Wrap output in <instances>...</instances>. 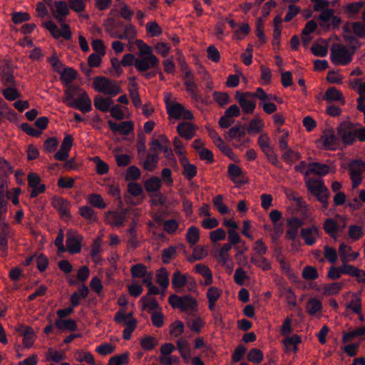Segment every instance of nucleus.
<instances>
[{
	"mask_svg": "<svg viewBox=\"0 0 365 365\" xmlns=\"http://www.w3.org/2000/svg\"><path fill=\"white\" fill-rule=\"evenodd\" d=\"M307 187L310 193L314 195L317 200L322 203V210H327L329 207V198L330 192L325 186L322 180L310 179L307 182Z\"/></svg>",
	"mask_w": 365,
	"mask_h": 365,
	"instance_id": "f257e3e1",
	"label": "nucleus"
},
{
	"mask_svg": "<svg viewBox=\"0 0 365 365\" xmlns=\"http://www.w3.org/2000/svg\"><path fill=\"white\" fill-rule=\"evenodd\" d=\"M307 187L310 193L314 195L317 200L322 203V210H327L329 207V198L330 192L325 186L322 180L310 179L307 182Z\"/></svg>",
	"mask_w": 365,
	"mask_h": 365,
	"instance_id": "f03ea898",
	"label": "nucleus"
},
{
	"mask_svg": "<svg viewBox=\"0 0 365 365\" xmlns=\"http://www.w3.org/2000/svg\"><path fill=\"white\" fill-rule=\"evenodd\" d=\"M93 88L96 91L113 97L122 92L116 81L104 76H96L93 79Z\"/></svg>",
	"mask_w": 365,
	"mask_h": 365,
	"instance_id": "7ed1b4c3",
	"label": "nucleus"
},
{
	"mask_svg": "<svg viewBox=\"0 0 365 365\" xmlns=\"http://www.w3.org/2000/svg\"><path fill=\"white\" fill-rule=\"evenodd\" d=\"M354 51H349L342 44H334L331 48L330 59L336 65L346 66L352 61Z\"/></svg>",
	"mask_w": 365,
	"mask_h": 365,
	"instance_id": "20e7f679",
	"label": "nucleus"
},
{
	"mask_svg": "<svg viewBox=\"0 0 365 365\" xmlns=\"http://www.w3.org/2000/svg\"><path fill=\"white\" fill-rule=\"evenodd\" d=\"M135 68L143 76V73H148V71H159V60L155 55L144 56L138 58L134 63Z\"/></svg>",
	"mask_w": 365,
	"mask_h": 365,
	"instance_id": "39448f33",
	"label": "nucleus"
},
{
	"mask_svg": "<svg viewBox=\"0 0 365 365\" xmlns=\"http://www.w3.org/2000/svg\"><path fill=\"white\" fill-rule=\"evenodd\" d=\"M338 135L346 145H351L356 140V128L351 122H342L338 128Z\"/></svg>",
	"mask_w": 365,
	"mask_h": 365,
	"instance_id": "423d86ee",
	"label": "nucleus"
},
{
	"mask_svg": "<svg viewBox=\"0 0 365 365\" xmlns=\"http://www.w3.org/2000/svg\"><path fill=\"white\" fill-rule=\"evenodd\" d=\"M61 24V29H59L57 25L52 21L45 22L44 27L50 31L53 38H59L63 37L66 40H70L71 38V32L69 26L63 22Z\"/></svg>",
	"mask_w": 365,
	"mask_h": 365,
	"instance_id": "0eeeda50",
	"label": "nucleus"
},
{
	"mask_svg": "<svg viewBox=\"0 0 365 365\" xmlns=\"http://www.w3.org/2000/svg\"><path fill=\"white\" fill-rule=\"evenodd\" d=\"M235 99L237 101L242 111L246 114H252L256 108V103L254 98L246 95V92L240 91L235 92Z\"/></svg>",
	"mask_w": 365,
	"mask_h": 365,
	"instance_id": "6e6552de",
	"label": "nucleus"
},
{
	"mask_svg": "<svg viewBox=\"0 0 365 365\" xmlns=\"http://www.w3.org/2000/svg\"><path fill=\"white\" fill-rule=\"evenodd\" d=\"M72 102L68 103V106L74 108L81 111L82 113H88L92 110L91 100L88 97V93L86 91H83L76 101H71Z\"/></svg>",
	"mask_w": 365,
	"mask_h": 365,
	"instance_id": "1a4fd4ad",
	"label": "nucleus"
},
{
	"mask_svg": "<svg viewBox=\"0 0 365 365\" xmlns=\"http://www.w3.org/2000/svg\"><path fill=\"white\" fill-rule=\"evenodd\" d=\"M287 230L286 237L294 241L298 235L299 228L304 225V221L298 217H291L287 219Z\"/></svg>",
	"mask_w": 365,
	"mask_h": 365,
	"instance_id": "9d476101",
	"label": "nucleus"
},
{
	"mask_svg": "<svg viewBox=\"0 0 365 365\" xmlns=\"http://www.w3.org/2000/svg\"><path fill=\"white\" fill-rule=\"evenodd\" d=\"M51 203L62 218H70L71 217L69 212L71 203L68 200L62 197H54Z\"/></svg>",
	"mask_w": 365,
	"mask_h": 365,
	"instance_id": "9b49d317",
	"label": "nucleus"
},
{
	"mask_svg": "<svg viewBox=\"0 0 365 365\" xmlns=\"http://www.w3.org/2000/svg\"><path fill=\"white\" fill-rule=\"evenodd\" d=\"M300 235L304 239L305 244L312 246L315 244L317 237L319 235V228L314 225L302 228L300 231Z\"/></svg>",
	"mask_w": 365,
	"mask_h": 365,
	"instance_id": "f8f14e48",
	"label": "nucleus"
},
{
	"mask_svg": "<svg viewBox=\"0 0 365 365\" xmlns=\"http://www.w3.org/2000/svg\"><path fill=\"white\" fill-rule=\"evenodd\" d=\"M108 124L113 132H118L124 135H129L133 130V123L131 121H123L118 124L109 120Z\"/></svg>",
	"mask_w": 365,
	"mask_h": 365,
	"instance_id": "ddd939ff",
	"label": "nucleus"
},
{
	"mask_svg": "<svg viewBox=\"0 0 365 365\" xmlns=\"http://www.w3.org/2000/svg\"><path fill=\"white\" fill-rule=\"evenodd\" d=\"M178 134L187 140L192 139L195 135V126L188 122H181L177 126Z\"/></svg>",
	"mask_w": 365,
	"mask_h": 365,
	"instance_id": "4468645a",
	"label": "nucleus"
},
{
	"mask_svg": "<svg viewBox=\"0 0 365 365\" xmlns=\"http://www.w3.org/2000/svg\"><path fill=\"white\" fill-rule=\"evenodd\" d=\"M84 91L78 85L72 84L66 86V88L64 90L65 97L63 98V103H66L68 106V103L72 102L71 101H76L75 96H77L79 98V95Z\"/></svg>",
	"mask_w": 365,
	"mask_h": 365,
	"instance_id": "2eb2a0df",
	"label": "nucleus"
},
{
	"mask_svg": "<svg viewBox=\"0 0 365 365\" xmlns=\"http://www.w3.org/2000/svg\"><path fill=\"white\" fill-rule=\"evenodd\" d=\"M180 163L182 167V174L187 180H191L197 175V167L194 164L190 163L187 158H182Z\"/></svg>",
	"mask_w": 365,
	"mask_h": 365,
	"instance_id": "dca6fc26",
	"label": "nucleus"
},
{
	"mask_svg": "<svg viewBox=\"0 0 365 365\" xmlns=\"http://www.w3.org/2000/svg\"><path fill=\"white\" fill-rule=\"evenodd\" d=\"M81 237L79 235H70L66 239V247L71 254H76L81 250Z\"/></svg>",
	"mask_w": 365,
	"mask_h": 365,
	"instance_id": "f3484780",
	"label": "nucleus"
},
{
	"mask_svg": "<svg viewBox=\"0 0 365 365\" xmlns=\"http://www.w3.org/2000/svg\"><path fill=\"white\" fill-rule=\"evenodd\" d=\"M166 104L167 113L170 117L175 119H180L185 111V108L180 103L173 101L169 102L165 100Z\"/></svg>",
	"mask_w": 365,
	"mask_h": 365,
	"instance_id": "a211bd4d",
	"label": "nucleus"
},
{
	"mask_svg": "<svg viewBox=\"0 0 365 365\" xmlns=\"http://www.w3.org/2000/svg\"><path fill=\"white\" fill-rule=\"evenodd\" d=\"M126 212L119 213L115 211H108L106 213V219L108 222L118 227H123L126 220Z\"/></svg>",
	"mask_w": 365,
	"mask_h": 365,
	"instance_id": "6ab92c4d",
	"label": "nucleus"
},
{
	"mask_svg": "<svg viewBox=\"0 0 365 365\" xmlns=\"http://www.w3.org/2000/svg\"><path fill=\"white\" fill-rule=\"evenodd\" d=\"M309 169L305 172V175L313 173L319 176H324L329 172V166L327 164L314 162L309 163Z\"/></svg>",
	"mask_w": 365,
	"mask_h": 365,
	"instance_id": "aec40b11",
	"label": "nucleus"
},
{
	"mask_svg": "<svg viewBox=\"0 0 365 365\" xmlns=\"http://www.w3.org/2000/svg\"><path fill=\"white\" fill-rule=\"evenodd\" d=\"M54 5L56 8L55 18L59 23L64 22L66 16L69 14L66 3L63 1H56Z\"/></svg>",
	"mask_w": 365,
	"mask_h": 365,
	"instance_id": "412c9836",
	"label": "nucleus"
},
{
	"mask_svg": "<svg viewBox=\"0 0 365 365\" xmlns=\"http://www.w3.org/2000/svg\"><path fill=\"white\" fill-rule=\"evenodd\" d=\"M55 327L61 331H74L78 329L77 324L73 319H58L55 321Z\"/></svg>",
	"mask_w": 365,
	"mask_h": 365,
	"instance_id": "4be33fe9",
	"label": "nucleus"
},
{
	"mask_svg": "<svg viewBox=\"0 0 365 365\" xmlns=\"http://www.w3.org/2000/svg\"><path fill=\"white\" fill-rule=\"evenodd\" d=\"M59 73L60 79L65 86L72 85V81L77 77L76 71L70 67L63 68Z\"/></svg>",
	"mask_w": 365,
	"mask_h": 365,
	"instance_id": "5701e85b",
	"label": "nucleus"
},
{
	"mask_svg": "<svg viewBox=\"0 0 365 365\" xmlns=\"http://www.w3.org/2000/svg\"><path fill=\"white\" fill-rule=\"evenodd\" d=\"M176 344L181 357L185 360H187L191 354V349L187 340L180 337L176 341Z\"/></svg>",
	"mask_w": 365,
	"mask_h": 365,
	"instance_id": "b1692460",
	"label": "nucleus"
},
{
	"mask_svg": "<svg viewBox=\"0 0 365 365\" xmlns=\"http://www.w3.org/2000/svg\"><path fill=\"white\" fill-rule=\"evenodd\" d=\"M93 102L96 108L103 112H108L113 103L111 99L98 95L95 96Z\"/></svg>",
	"mask_w": 365,
	"mask_h": 365,
	"instance_id": "393cba45",
	"label": "nucleus"
},
{
	"mask_svg": "<svg viewBox=\"0 0 365 365\" xmlns=\"http://www.w3.org/2000/svg\"><path fill=\"white\" fill-rule=\"evenodd\" d=\"M324 99L328 102L341 101L342 104L345 102L341 93L335 87H330L326 91Z\"/></svg>",
	"mask_w": 365,
	"mask_h": 365,
	"instance_id": "a878e982",
	"label": "nucleus"
},
{
	"mask_svg": "<svg viewBox=\"0 0 365 365\" xmlns=\"http://www.w3.org/2000/svg\"><path fill=\"white\" fill-rule=\"evenodd\" d=\"M182 300V302L180 309L182 312L197 311V301L192 296L185 295Z\"/></svg>",
	"mask_w": 365,
	"mask_h": 365,
	"instance_id": "bb28decb",
	"label": "nucleus"
},
{
	"mask_svg": "<svg viewBox=\"0 0 365 365\" xmlns=\"http://www.w3.org/2000/svg\"><path fill=\"white\" fill-rule=\"evenodd\" d=\"M322 309V302L314 297L310 298L306 305V311L310 315H314Z\"/></svg>",
	"mask_w": 365,
	"mask_h": 365,
	"instance_id": "cd10ccee",
	"label": "nucleus"
},
{
	"mask_svg": "<svg viewBox=\"0 0 365 365\" xmlns=\"http://www.w3.org/2000/svg\"><path fill=\"white\" fill-rule=\"evenodd\" d=\"M161 186V180L157 176H153L145 182V188L148 192H158Z\"/></svg>",
	"mask_w": 365,
	"mask_h": 365,
	"instance_id": "c85d7f7f",
	"label": "nucleus"
},
{
	"mask_svg": "<svg viewBox=\"0 0 365 365\" xmlns=\"http://www.w3.org/2000/svg\"><path fill=\"white\" fill-rule=\"evenodd\" d=\"M353 299L346 304V309L351 310L355 314H360L361 310V293H353Z\"/></svg>",
	"mask_w": 365,
	"mask_h": 365,
	"instance_id": "c756f323",
	"label": "nucleus"
},
{
	"mask_svg": "<svg viewBox=\"0 0 365 365\" xmlns=\"http://www.w3.org/2000/svg\"><path fill=\"white\" fill-rule=\"evenodd\" d=\"M4 97L9 101H14L21 97V93L18 91L16 86H8L1 90Z\"/></svg>",
	"mask_w": 365,
	"mask_h": 365,
	"instance_id": "7c9ffc66",
	"label": "nucleus"
},
{
	"mask_svg": "<svg viewBox=\"0 0 365 365\" xmlns=\"http://www.w3.org/2000/svg\"><path fill=\"white\" fill-rule=\"evenodd\" d=\"M195 269L197 273H199L205 278L206 285H209L212 282V272L207 266L198 264L195 266Z\"/></svg>",
	"mask_w": 365,
	"mask_h": 365,
	"instance_id": "2f4dec72",
	"label": "nucleus"
},
{
	"mask_svg": "<svg viewBox=\"0 0 365 365\" xmlns=\"http://www.w3.org/2000/svg\"><path fill=\"white\" fill-rule=\"evenodd\" d=\"M158 160L159 158L157 153H148L143 163V167L145 170L153 171L156 168Z\"/></svg>",
	"mask_w": 365,
	"mask_h": 365,
	"instance_id": "473e14b6",
	"label": "nucleus"
},
{
	"mask_svg": "<svg viewBox=\"0 0 365 365\" xmlns=\"http://www.w3.org/2000/svg\"><path fill=\"white\" fill-rule=\"evenodd\" d=\"M228 135L231 139L240 140L246 135L245 128L241 124L235 125L229 130Z\"/></svg>",
	"mask_w": 365,
	"mask_h": 365,
	"instance_id": "72a5a7b5",
	"label": "nucleus"
},
{
	"mask_svg": "<svg viewBox=\"0 0 365 365\" xmlns=\"http://www.w3.org/2000/svg\"><path fill=\"white\" fill-rule=\"evenodd\" d=\"M200 240V230L197 227H190L186 233V240L191 245H195Z\"/></svg>",
	"mask_w": 365,
	"mask_h": 365,
	"instance_id": "f704fd0d",
	"label": "nucleus"
},
{
	"mask_svg": "<svg viewBox=\"0 0 365 365\" xmlns=\"http://www.w3.org/2000/svg\"><path fill=\"white\" fill-rule=\"evenodd\" d=\"M184 83L186 86V91L191 94L192 98L196 101H200L202 98V96H201V95L198 94L196 92V90L197 88V85L195 82L194 78L185 80Z\"/></svg>",
	"mask_w": 365,
	"mask_h": 365,
	"instance_id": "c9c22d12",
	"label": "nucleus"
},
{
	"mask_svg": "<svg viewBox=\"0 0 365 365\" xmlns=\"http://www.w3.org/2000/svg\"><path fill=\"white\" fill-rule=\"evenodd\" d=\"M242 173V169L235 164H230L228 166V174L230 177L231 180L235 183L244 184L242 180H237Z\"/></svg>",
	"mask_w": 365,
	"mask_h": 365,
	"instance_id": "e433bc0d",
	"label": "nucleus"
},
{
	"mask_svg": "<svg viewBox=\"0 0 365 365\" xmlns=\"http://www.w3.org/2000/svg\"><path fill=\"white\" fill-rule=\"evenodd\" d=\"M187 279L185 275L182 274L179 271L174 272L172 277V284L175 289L182 288L186 285Z\"/></svg>",
	"mask_w": 365,
	"mask_h": 365,
	"instance_id": "4c0bfd02",
	"label": "nucleus"
},
{
	"mask_svg": "<svg viewBox=\"0 0 365 365\" xmlns=\"http://www.w3.org/2000/svg\"><path fill=\"white\" fill-rule=\"evenodd\" d=\"M158 345V340L153 336L146 335L140 340V346L143 349L150 351Z\"/></svg>",
	"mask_w": 365,
	"mask_h": 365,
	"instance_id": "58836bf2",
	"label": "nucleus"
},
{
	"mask_svg": "<svg viewBox=\"0 0 365 365\" xmlns=\"http://www.w3.org/2000/svg\"><path fill=\"white\" fill-rule=\"evenodd\" d=\"M157 282L165 289L169 284L168 273L165 267H162L156 274Z\"/></svg>",
	"mask_w": 365,
	"mask_h": 365,
	"instance_id": "ea45409f",
	"label": "nucleus"
},
{
	"mask_svg": "<svg viewBox=\"0 0 365 365\" xmlns=\"http://www.w3.org/2000/svg\"><path fill=\"white\" fill-rule=\"evenodd\" d=\"M323 145L327 150H335L337 145V139L332 133H327L323 137Z\"/></svg>",
	"mask_w": 365,
	"mask_h": 365,
	"instance_id": "a19ab883",
	"label": "nucleus"
},
{
	"mask_svg": "<svg viewBox=\"0 0 365 365\" xmlns=\"http://www.w3.org/2000/svg\"><path fill=\"white\" fill-rule=\"evenodd\" d=\"M365 6L364 1H359L358 2H352L347 4L344 8V12L348 15L357 14L359 11Z\"/></svg>",
	"mask_w": 365,
	"mask_h": 365,
	"instance_id": "79ce46f5",
	"label": "nucleus"
},
{
	"mask_svg": "<svg viewBox=\"0 0 365 365\" xmlns=\"http://www.w3.org/2000/svg\"><path fill=\"white\" fill-rule=\"evenodd\" d=\"M140 302H143V309H148L150 311L161 309V307H160L159 304L158 303L155 299H150L149 297H148V296H143L140 299Z\"/></svg>",
	"mask_w": 365,
	"mask_h": 365,
	"instance_id": "37998d69",
	"label": "nucleus"
},
{
	"mask_svg": "<svg viewBox=\"0 0 365 365\" xmlns=\"http://www.w3.org/2000/svg\"><path fill=\"white\" fill-rule=\"evenodd\" d=\"M247 358L251 362L259 364L263 360L264 354L260 349L252 348L247 354Z\"/></svg>",
	"mask_w": 365,
	"mask_h": 365,
	"instance_id": "c03bdc74",
	"label": "nucleus"
},
{
	"mask_svg": "<svg viewBox=\"0 0 365 365\" xmlns=\"http://www.w3.org/2000/svg\"><path fill=\"white\" fill-rule=\"evenodd\" d=\"M302 275V277L307 280H314L319 277L317 269L310 265L304 267Z\"/></svg>",
	"mask_w": 365,
	"mask_h": 365,
	"instance_id": "a18cd8bd",
	"label": "nucleus"
},
{
	"mask_svg": "<svg viewBox=\"0 0 365 365\" xmlns=\"http://www.w3.org/2000/svg\"><path fill=\"white\" fill-rule=\"evenodd\" d=\"M75 358L79 362L85 361L90 365L94 364L95 361L93 354L90 352H83L80 350H77L75 352Z\"/></svg>",
	"mask_w": 365,
	"mask_h": 365,
	"instance_id": "49530a36",
	"label": "nucleus"
},
{
	"mask_svg": "<svg viewBox=\"0 0 365 365\" xmlns=\"http://www.w3.org/2000/svg\"><path fill=\"white\" fill-rule=\"evenodd\" d=\"M130 272L133 278L143 277L147 274V267L143 264H136L131 267Z\"/></svg>",
	"mask_w": 365,
	"mask_h": 365,
	"instance_id": "de8ad7c7",
	"label": "nucleus"
},
{
	"mask_svg": "<svg viewBox=\"0 0 365 365\" xmlns=\"http://www.w3.org/2000/svg\"><path fill=\"white\" fill-rule=\"evenodd\" d=\"M79 213L83 218L88 220L91 222H96L97 217L95 211L91 207L81 206L79 207Z\"/></svg>",
	"mask_w": 365,
	"mask_h": 365,
	"instance_id": "09e8293b",
	"label": "nucleus"
},
{
	"mask_svg": "<svg viewBox=\"0 0 365 365\" xmlns=\"http://www.w3.org/2000/svg\"><path fill=\"white\" fill-rule=\"evenodd\" d=\"M128 362V354L123 353L110 358L108 365H126Z\"/></svg>",
	"mask_w": 365,
	"mask_h": 365,
	"instance_id": "8fccbe9b",
	"label": "nucleus"
},
{
	"mask_svg": "<svg viewBox=\"0 0 365 365\" xmlns=\"http://www.w3.org/2000/svg\"><path fill=\"white\" fill-rule=\"evenodd\" d=\"M343 287L341 282H333L324 285V293L328 295H336L339 294Z\"/></svg>",
	"mask_w": 365,
	"mask_h": 365,
	"instance_id": "3c124183",
	"label": "nucleus"
},
{
	"mask_svg": "<svg viewBox=\"0 0 365 365\" xmlns=\"http://www.w3.org/2000/svg\"><path fill=\"white\" fill-rule=\"evenodd\" d=\"M338 225L332 218H328L324 223V230L330 236H333L334 233L338 232Z\"/></svg>",
	"mask_w": 365,
	"mask_h": 365,
	"instance_id": "603ef678",
	"label": "nucleus"
},
{
	"mask_svg": "<svg viewBox=\"0 0 365 365\" xmlns=\"http://www.w3.org/2000/svg\"><path fill=\"white\" fill-rule=\"evenodd\" d=\"M364 235L363 228L356 225H351L349 227V236L351 239L356 241L360 239Z\"/></svg>",
	"mask_w": 365,
	"mask_h": 365,
	"instance_id": "864d4df0",
	"label": "nucleus"
},
{
	"mask_svg": "<svg viewBox=\"0 0 365 365\" xmlns=\"http://www.w3.org/2000/svg\"><path fill=\"white\" fill-rule=\"evenodd\" d=\"M222 195H217L213 198V205L216 207V209L219 211L222 215L227 214L229 212V209L227 205L223 204L222 202Z\"/></svg>",
	"mask_w": 365,
	"mask_h": 365,
	"instance_id": "5fc2aeb1",
	"label": "nucleus"
},
{
	"mask_svg": "<svg viewBox=\"0 0 365 365\" xmlns=\"http://www.w3.org/2000/svg\"><path fill=\"white\" fill-rule=\"evenodd\" d=\"M147 32L152 37H157L162 34L163 30L155 21L148 22L146 24Z\"/></svg>",
	"mask_w": 365,
	"mask_h": 365,
	"instance_id": "6e6d98bb",
	"label": "nucleus"
},
{
	"mask_svg": "<svg viewBox=\"0 0 365 365\" xmlns=\"http://www.w3.org/2000/svg\"><path fill=\"white\" fill-rule=\"evenodd\" d=\"M128 236V243L132 248H137L139 246V242L137 239V234L135 225L130 226L127 230Z\"/></svg>",
	"mask_w": 365,
	"mask_h": 365,
	"instance_id": "4d7b16f0",
	"label": "nucleus"
},
{
	"mask_svg": "<svg viewBox=\"0 0 365 365\" xmlns=\"http://www.w3.org/2000/svg\"><path fill=\"white\" fill-rule=\"evenodd\" d=\"M133 81H134V78H133ZM130 84L134 88L129 89L130 96L134 106L138 108L141 105V100L137 91L138 85L135 81L131 82Z\"/></svg>",
	"mask_w": 365,
	"mask_h": 365,
	"instance_id": "13d9d810",
	"label": "nucleus"
},
{
	"mask_svg": "<svg viewBox=\"0 0 365 365\" xmlns=\"http://www.w3.org/2000/svg\"><path fill=\"white\" fill-rule=\"evenodd\" d=\"M88 202L93 206L99 209H104L107 207V205L104 202L103 197L98 194L91 195L88 198Z\"/></svg>",
	"mask_w": 365,
	"mask_h": 365,
	"instance_id": "bf43d9fd",
	"label": "nucleus"
},
{
	"mask_svg": "<svg viewBox=\"0 0 365 365\" xmlns=\"http://www.w3.org/2000/svg\"><path fill=\"white\" fill-rule=\"evenodd\" d=\"M284 153L282 155L284 160L288 163H292L294 160H298L301 158L300 155L294 152L292 149L288 148L283 150Z\"/></svg>",
	"mask_w": 365,
	"mask_h": 365,
	"instance_id": "052dcab7",
	"label": "nucleus"
},
{
	"mask_svg": "<svg viewBox=\"0 0 365 365\" xmlns=\"http://www.w3.org/2000/svg\"><path fill=\"white\" fill-rule=\"evenodd\" d=\"M302 341L301 338L297 334H294L292 336H287L284 339V344L285 346H292V349L294 352L297 351V344H300Z\"/></svg>",
	"mask_w": 365,
	"mask_h": 365,
	"instance_id": "680f3d73",
	"label": "nucleus"
},
{
	"mask_svg": "<svg viewBox=\"0 0 365 365\" xmlns=\"http://www.w3.org/2000/svg\"><path fill=\"white\" fill-rule=\"evenodd\" d=\"M176 247L170 246L162 251V261L164 264L170 263V258L176 255Z\"/></svg>",
	"mask_w": 365,
	"mask_h": 365,
	"instance_id": "e2e57ef3",
	"label": "nucleus"
},
{
	"mask_svg": "<svg viewBox=\"0 0 365 365\" xmlns=\"http://www.w3.org/2000/svg\"><path fill=\"white\" fill-rule=\"evenodd\" d=\"M140 174L141 173L140 169L135 165H132L128 168L125 175V180L128 181L136 180L140 178Z\"/></svg>",
	"mask_w": 365,
	"mask_h": 365,
	"instance_id": "0e129e2a",
	"label": "nucleus"
},
{
	"mask_svg": "<svg viewBox=\"0 0 365 365\" xmlns=\"http://www.w3.org/2000/svg\"><path fill=\"white\" fill-rule=\"evenodd\" d=\"M184 331V324L181 321H176L170 326V333L175 337H179Z\"/></svg>",
	"mask_w": 365,
	"mask_h": 365,
	"instance_id": "69168bd1",
	"label": "nucleus"
},
{
	"mask_svg": "<svg viewBox=\"0 0 365 365\" xmlns=\"http://www.w3.org/2000/svg\"><path fill=\"white\" fill-rule=\"evenodd\" d=\"M214 100L219 104L220 106H223L229 103L230 96L226 93H220L215 91L212 93Z\"/></svg>",
	"mask_w": 365,
	"mask_h": 365,
	"instance_id": "338daca9",
	"label": "nucleus"
},
{
	"mask_svg": "<svg viewBox=\"0 0 365 365\" xmlns=\"http://www.w3.org/2000/svg\"><path fill=\"white\" fill-rule=\"evenodd\" d=\"M352 29L354 34L361 38H365V25L360 21L352 24Z\"/></svg>",
	"mask_w": 365,
	"mask_h": 365,
	"instance_id": "774afa93",
	"label": "nucleus"
}]
</instances>
